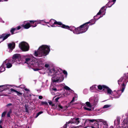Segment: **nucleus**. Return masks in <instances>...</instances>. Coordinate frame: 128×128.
<instances>
[{
	"label": "nucleus",
	"mask_w": 128,
	"mask_h": 128,
	"mask_svg": "<svg viewBox=\"0 0 128 128\" xmlns=\"http://www.w3.org/2000/svg\"><path fill=\"white\" fill-rule=\"evenodd\" d=\"M7 112L6 111H5L3 112V113L2 114V117H3L6 114Z\"/></svg>",
	"instance_id": "37"
},
{
	"label": "nucleus",
	"mask_w": 128,
	"mask_h": 128,
	"mask_svg": "<svg viewBox=\"0 0 128 128\" xmlns=\"http://www.w3.org/2000/svg\"><path fill=\"white\" fill-rule=\"evenodd\" d=\"M50 46L46 45H42L40 46L38 50V52L35 51L34 55L36 56L42 57L46 56L48 54L50 51Z\"/></svg>",
	"instance_id": "2"
},
{
	"label": "nucleus",
	"mask_w": 128,
	"mask_h": 128,
	"mask_svg": "<svg viewBox=\"0 0 128 128\" xmlns=\"http://www.w3.org/2000/svg\"><path fill=\"white\" fill-rule=\"evenodd\" d=\"M104 8V6H103L101 8L99 12L97 13L96 16L100 15L102 13L103 15L105 14L106 10Z\"/></svg>",
	"instance_id": "15"
},
{
	"label": "nucleus",
	"mask_w": 128,
	"mask_h": 128,
	"mask_svg": "<svg viewBox=\"0 0 128 128\" xmlns=\"http://www.w3.org/2000/svg\"><path fill=\"white\" fill-rule=\"evenodd\" d=\"M40 22L41 20H30V22H32L33 24H34L35 22V24H34L35 25L30 26V23L28 22H27L26 24L23 26V27L24 28L26 29L28 28L31 26L34 27L36 26L38 24L40 23Z\"/></svg>",
	"instance_id": "7"
},
{
	"label": "nucleus",
	"mask_w": 128,
	"mask_h": 128,
	"mask_svg": "<svg viewBox=\"0 0 128 128\" xmlns=\"http://www.w3.org/2000/svg\"><path fill=\"white\" fill-rule=\"evenodd\" d=\"M96 16H94V17H96Z\"/></svg>",
	"instance_id": "59"
},
{
	"label": "nucleus",
	"mask_w": 128,
	"mask_h": 128,
	"mask_svg": "<svg viewBox=\"0 0 128 128\" xmlns=\"http://www.w3.org/2000/svg\"><path fill=\"white\" fill-rule=\"evenodd\" d=\"M70 124L68 123V122H67L63 126V128H66L68 124Z\"/></svg>",
	"instance_id": "41"
},
{
	"label": "nucleus",
	"mask_w": 128,
	"mask_h": 128,
	"mask_svg": "<svg viewBox=\"0 0 128 128\" xmlns=\"http://www.w3.org/2000/svg\"><path fill=\"white\" fill-rule=\"evenodd\" d=\"M8 0H0V2L7 1Z\"/></svg>",
	"instance_id": "49"
},
{
	"label": "nucleus",
	"mask_w": 128,
	"mask_h": 128,
	"mask_svg": "<svg viewBox=\"0 0 128 128\" xmlns=\"http://www.w3.org/2000/svg\"><path fill=\"white\" fill-rule=\"evenodd\" d=\"M43 97L41 96H38V98L40 99H42Z\"/></svg>",
	"instance_id": "43"
},
{
	"label": "nucleus",
	"mask_w": 128,
	"mask_h": 128,
	"mask_svg": "<svg viewBox=\"0 0 128 128\" xmlns=\"http://www.w3.org/2000/svg\"><path fill=\"white\" fill-rule=\"evenodd\" d=\"M96 85L90 87V89L91 90H94V92H97V91L96 90Z\"/></svg>",
	"instance_id": "23"
},
{
	"label": "nucleus",
	"mask_w": 128,
	"mask_h": 128,
	"mask_svg": "<svg viewBox=\"0 0 128 128\" xmlns=\"http://www.w3.org/2000/svg\"><path fill=\"white\" fill-rule=\"evenodd\" d=\"M64 88L66 90H68L70 91V92H71L72 91V90H71L67 86H65L64 87Z\"/></svg>",
	"instance_id": "25"
},
{
	"label": "nucleus",
	"mask_w": 128,
	"mask_h": 128,
	"mask_svg": "<svg viewBox=\"0 0 128 128\" xmlns=\"http://www.w3.org/2000/svg\"><path fill=\"white\" fill-rule=\"evenodd\" d=\"M56 90H55V92L54 91V93H55V94L54 95H55L56 93Z\"/></svg>",
	"instance_id": "51"
},
{
	"label": "nucleus",
	"mask_w": 128,
	"mask_h": 128,
	"mask_svg": "<svg viewBox=\"0 0 128 128\" xmlns=\"http://www.w3.org/2000/svg\"><path fill=\"white\" fill-rule=\"evenodd\" d=\"M18 87L21 88H25V86L23 84L19 86Z\"/></svg>",
	"instance_id": "40"
},
{
	"label": "nucleus",
	"mask_w": 128,
	"mask_h": 128,
	"mask_svg": "<svg viewBox=\"0 0 128 128\" xmlns=\"http://www.w3.org/2000/svg\"><path fill=\"white\" fill-rule=\"evenodd\" d=\"M15 44L14 42H12L8 44V48L11 50H12L15 48Z\"/></svg>",
	"instance_id": "13"
},
{
	"label": "nucleus",
	"mask_w": 128,
	"mask_h": 128,
	"mask_svg": "<svg viewBox=\"0 0 128 128\" xmlns=\"http://www.w3.org/2000/svg\"><path fill=\"white\" fill-rule=\"evenodd\" d=\"M102 123L104 124H106V121H103Z\"/></svg>",
	"instance_id": "48"
},
{
	"label": "nucleus",
	"mask_w": 128,
	"mask_h": 128,
	"mask_svg": "<svg viewBox=\"0 0 128 128\" xmlns=\"http://www.w3.org/2000/svg\"><path fill=\"white\" fill-rule=\"evenodd\" d=\"M10 34H3L1 35H0V39L2 38V40H4L6 39L10 36Z\"/></svg>",
	"instance_id": "14"
},
{
	"label": "nucleus",
	"mask_w": 128,
	"mask_h": 128,
	"mask_svg": "<svg viewBox=\"0 0 128 128\" xmlns=\"http://www.w3.org/2000/svg\"><path fill=\"white\" fill-rule=\"evenodd\" d=\"M109 2L107 4V6L109 7H110L113 5L115 3L116 0H108Z\"/></svg>",
	"instance_id": "17"
},
{
	"label": "nucleus",
	"mask_w": 128,
	"mask_h": 128,
	"mask_svg": "<svg viewBox=\"0 0 128 128\" xmlns=\"http://www.w3.org/2000/svg\"><path fill=\"white\" fill-rule=\"evenodd\" d=\"M121 93V91L119 90L116 92V91H114L112 93V96H114V98H118L120 95Z\"/></svg>",
	"instance_id": "12"
},
{
	"label": "nucleus",
	"mask_w": 128,
	"mask_h": 128,
	"mask_svg": "<svg viewBox=\"0 0 128 128\" xmlns=\"http://www.w3.org/2000/svg\"><path fill=\"white\" fill-rule=\"evenodd\" d=\"M110 106L109 105H106L104 106L103 108H107L110 107Z\"/></svg>",
	"instance_id": "38"
},
{
	"label": "nucleus",
	"mask_w": 128,
	"mask_h": 128,
	"mask_svg": "<svg viewBox=\"0 0 128 128\" xmlns=\"http://www.w3.org/2000/svg\"><path fill=\"white\" fill-rule=\"evenodd\" d=\"M106 87V86L104 85H99L98 86V89L100 90H101L102 89L105 90Z\"/></svg>",
	"instance_id": "19"
},
{
	"label": "nucleus",
	"mask_w": 128,
	"mask_h": 128,
	"mask_svg": "<svg viewBox=\"0 0 128 128\" xmlns=\"http://www.w3.org/2000/svg\"><path fill=\"white\" fill-rule=\"evenodd\" d=\"M25 61L23 60L19 54H14L12 57V59H7L3 62V65H6L8 68H10L12 66V64L16 62L18 64H23L24 63L27 64L31 68L36 66V68H33L34 71L40 70L43 69L44 68V64L40 60H34V57L32 56L29 55L24 56H22Z\"/></svg>",
	"instance_id": "1"
},
{
	"label": "nucleus",
	"mask_w": 128,
	"mask_h": 128,
	"mask_svg": "<svg viewBox=\"0 0 128 128\" xmlns=\"http://www.w3.org/2000/svg\"><path fill=\"white\" fill-rule=\"evenodd\" d=\"M60 85L61 86H62V85H63V86H64V84H61V85H60Z\"/></svg>",
	"instance_id": "50"
},
{
	"label": "nucleus",
	"mask_w": 128,
	"mask_h": 128,
	"mask_svg": "<svg viewBox=\"0 0 128 128\" xmlns=\"http://www.w3.org/2000/svg\"><path fill=\"white\" fill-rule=\"evenodd\" d=\"M106 89L107 92V94H108L112 96L113 94L112 93L113 92H112L110 89L109 88L108 86H106Z\"/></svg>",
	"instance_id": "18"
},
{
	"label": "nucleus",
	"mask_w": 128,
	"mask_h": 128,
	"mask_svg": "<svg viewBox=\"0 0 128 128\" xmlns=\"http://www.w3.org/2000/svg\"><path fill=\"white\" fill-rule=\"evenodd\" d=\"M43 113V112L42 111L40 112H38L36 116V118L40 114H42Z\"/></svg>",
	"instance_id": "35"
},
{
	"label": "nucleus",
	"mask_w": 128,
	"mask_h": 128,
	"mask_svg": "<svg viewBox=\"0 0 128 128\" xmlns=\"http://www.w3.org/2000/svg\"><path fill=\"white\" fill-rule=\"evenodd\" d=\"M49 23L52 27H55V25L56 24V21L53 19H51L49 22Z\"/></svg>",
	"instance_id": "16"
},
{
	"label": "nucleus",
	"mask_w": 128,
	"mask_h": 128,
	"mask_svg": "<svg viewBox=\"0 0 128 128\" xmlns=\"http://www.w3.org/2000/svg\"><path fill=\"white\" fill-rule=\"evenodd\" d=\"M90 23V22H88L80 26V28L81 31L80 32H76V33H82L85 32L87 30L88 28V26L86 24H89Z\"/></svg>",
	"instance_id": "9"
},
{
	"label": "nucleus",
	"mask_w": 128,
	"mask_h": 128,
	"mask_svg": "<svg viewBox=\"0 0 128 128\" xmlns=\"http://www.w3.org/2000/svg\"><path fill=\"white\" fill-rule=\"evenodd\" d=\"M21 28L20 26H18L16 27V28H12L10 30V32L12 34H13L14 31L16 30H19Z\"/></svg>",
	"instance_id": "20"
},
{
	"label": "nucleus",
	"mask_w": 128,
	"mask_h": 128,
	"mask_svg": "<svg viewBox=\"0 0 128 128\" xmlns=\"http://www.w3.org/2000/svg\"><path fill=\"white\" fill-rule=\"evenodd\" d=\"M58 72L60 73V74L57 76L56 78V82H62L64 80V78L62 74H61L62 70L59 68H56V73Z\"/></svg>",
	"instance_id": "8"
},
{
	"label": "nucleus",
	"mask_w": 128,
	"mask_h": 128,
	"mask_svg": "<svg viewBox=\"0 0 128 128\" xmlns=\"http://www.w3.org/2000/svg\"><path fill=\"white\" fill-rule=\"evenodd\" d=\"M10 91H11L12 92H16V90H14L13 88L10 89Z\"/></svg>",
	"instance_id": "42"
},
{
	"label": "nucleus",
	"mask_w": 128,
	"mask_h": 128,
	"mask_svg": "<svg viewBox=\"0 0 128 128\" xmlns=\"http://www.w3.org/2000/svg\"><path fill=\"white\" fill-rule=\"evenodd\" d=\"M20 48L23 51H28L29 49V46L28 43L25 42H22L19 44Z\"/></svg>",
	"instance_id": "6"
},
{
	"label": "nucleus",
	"mask_w": 128,
	"mask_h": 128,
	"mask_svg": "<svg viewBox=\"0 0 128 128\" xmlns=\"http://www.w3.org/2000/svg\"><path fill=\"white\" fill-rule=\"evenodd\" d=\"M82 120L79 118H74L68 122V124L74 123L78 124Z\"/></svg>",
	"instance_id": "10"
},
{
	"label": "nucleus",
	"mask_w": 128,
	"mask_h": 128,
	"mask_svg": "<svg viewBox=\"0 0 128 128\" xmlns=\"http://www.w3.org/2000/svg\"><path fill=\"white\" fill-rule=\"evenodd\" d=\"M59 25L60 26L64 28H66L69 29L70 30L76 34H78L80 33H76L78 32H80L81 31L80 30V27L76 28L74 26L69 27L68 26H66L64 24H63L62 23L60 22H56V24Z\"/></svg>",
	"instance_id": "4"
},
{
	"label": "nucleus",
	"mask_w": 128,
	"mask_h": 128,
	"mask_svg": "<svg viewBox=\"0 0 128 128\" xmlns=\"http://www.w3.org/2000/svg\"><path fill=\"white\" fill-rule=\"evenodd\" d=\"M120 124V121L118 119L115 120L114 121V124L116 125H118Z\"/></svg>",
	"instance_id": "30"
},
{
	"label": "nucleus",
	"mask_w": 128,
	"mask_h": 128,
	"mask_svg": "<svg viewBox=\"0 0 128 128\" xmlns=\"http://www.w3.org/2000/svg\"><path fill=\"white\" fill-rule=\"evenodd\" d=\"M91 128H95V127L94 126H91Z\"/></svg>",
	"instance_id": "52"
},
{
	"label": "nucleus",
	"mask_w": 128,
	"mask_h": 128,
	"mask_svg": "<svg viewBox=\"0 0 128 128\" xmlns=\"http://www.w3.org/2000/svg\"><path fill=\"white\" fill-rule=\"evenodd\" d=\"M102 16H100V17H99V18H100V17H102Z\"/></svg>",
	"instance_id": "56"
},
{
	"label": "nucleus",
	"mask_w": 128,
	"mask_h": 128,
	"mask_svg": "<svg viewBox=\"0 0 128 128\" xmlns=\"http://www.w3.org/2000/svg\"><path fill=\"white\" fill-rule=\"evenodd\" d=\"M96 121V120H95V119L91 120V119H88L86 120V121H89L90 122H94V121Z\"/></svg>",
	"instance_id": "31"
},
{
	"label": "nucleus",
	"mask_w": 128,
	"mask_h": 128,
	"mask_svg": "<svg viewBox=\"0 0 128 128\" xmlns=\"http://www.w3.org/2000/svg\"><path fill=\"white\" fill-rule=\"evenodd\" d=\"M61 95H62V97H63L62 96H63V95H62V94H61Z\"/></svg>",
	"instance_id": "58"
},
{
	"label": "nucleus",
	"mask_w": 128,
	"mask_h": 128,
	"mask_svg": "<svg viewBox=\"0 0 128 128\" xmlns=\"http://www.w3.org/2000/svg\"><path fill=\"white\" fill-rule=\"evenodd\" d=\"M62 88V86L61 87V88H60V90Z\"/></svg>",
	"instance_id": "55"
},
{
	"label": "nucleus",
	"mask_w": 128,
	"mask_h": 128,
	"mask_svg": "<svg viewBox=\"0 0 128 128\" xmlns=\"http://www.w3.org/2000/svg\"><path fill=\"white\" fill-rule=\"evenodd\" d=\"M12 112L11 110H10L8 113L7 116L8 117H10V114Z\"/></svg>",
	"instance_id": "39"
},
{
	"label": "nucleus",
	"mask_w": 128,
	"mask_h": 128,
	"mask_svg": "<svg viewBox=\"0 0 128 128\" xmlns=\"http://www.w3.org/2000/svg\"><path fill=\"white\" fill-rule=\"evenodd\" d=\"M77 98L76 96H75L74 97L72 98V100L71 101L70 103V104L71 105H72V102H74L75 100H77Z\"/></svg>",
	"instance_id": "27"
},
{
	"label": "nucleus",
	"mask_w": 128,
	"mask_h": 128,
	"mask_svg": "<svg viewBox=\"0 0 128 128\" xmlns=\"http://www.w3.org/2000/svg\"><path fill=\"white\" fill-rule=\"evenodd\" d=\"M12 105V104L11 103L9 104H8L7 105V106H10Z\"/></svg>",
	"instance_id": "45"
},
{
	"label": "nucleus",
	"mask_w": 128,
	"mask_h": 128,
	"mask_svg": "<svg viewBox=\"0 0 128 128\" xmlns=\"http://www.w3.org/2000/svg\"><path fill=\"white\" fill-rule=\"evenodd\" d=\"M11 86V85L7 84L0 86V92H1L4 90L10 89V86Z\"/></svg>",
	"instance_id": "11"
},
{
	"label": "nucleus",
	"mask_w": 128,
	"mask_h": 128,
	"mask_svg": "<svg viewBox=\"0 0 128 128\" xmlns=\"http://www.w3.org/2000/svg\"><path fill=\"white\" fill-rule=\"evenodd\" d=\"M86 104L87 106L89 108H91L92 107V104H91L90 103V102H87L86 103Z\"/></svg>",
	"instance_id": "29"
},
{
	"label": "nucleus",
	"mask_w": 128,
	"mask_h": 128,
	"mask_svg": "<svg viewBox=\"0 0 128 128\" xmlns=\"http://www.w3.org/2000/svg\"><path fill=\"white\" fill-rule=\"evenodd\" d=\"M58 96V97L56 98V102H57L58 100L62 96V95L61 94H60L59 93H56V96Z\"/></svg>",
	"instance_id": "24"
},
{
	"label": "nucleus",
	"mask_w": 128,
	"mask_h": 128,
	"mask_svg": "<svg viewBox=\"0 0 128 128\" xmlns=\"http://www.w3.org/2000/svg\"><path fill=\"white\" fill-rule=\"evenodd\" d=\"M28 128H29V127H28Z\"/></svg>",
	"instance_id": "60"
},
{
	"label": "nucleus",
	"mask_w": 128,
	"mask_h": 128,
	"mask_svg": "<svg viewBox=\"0 0 128 128\" xmlns=\"http://www.w3.org/2000/svg\"><path fill=\"white\" fill-rule=\"evenodd\" d=\"M44 66L45 67L47 68L48 67L49 65L48 64H46Z\"/></svg>",
	"instance_id": "44"
},
{
	"label": "nucleus",
	"mask_w": 128,
	"mask_h": 128,
	"mask_svg": "<svg viewBox=\"0 0 128 128\" xmlns=\"http://www.w3.org/2000/svg\"><path fill=\"white\" fill-rule=\"evenodd\" d=\"M57 107V109H58V110H60L62 109H64V107L58 104V106L56 105V108Z\"/></svg>",
	"instance_id": "22"
},
{
	"label": "nucleus",
	"mask_w": 128,
	"mask_h": 128,
	"mask_svg": "<svg viewBox=\"0 0 128 128\" xmlns=\"http://www.w3.org/2000/svg\"><path fill=\"white\" fill-rule=\"evenodd\" d=\"M94 124H97L96 123H94Z\"/></svg>",
	"instance_id": "57"
},
{
	"label": "nucleus",
	"mask_w": 128,
	"mask_h": 128,
	"mask_svg": "<svg viewBox=\"0 0 128 128\" xmlns=\"http://www.w3.org/2000/svg\"><path fill=\"white\" fill-rule=\"evenodd\" d=\"M24 90L26 91H29V90L28 89H27V88H25Z\"/></svg>",
	"instance_id": "47"
},
{
	"label": "nucleus",
	"mask_w": 128,
	"mask_h": 128,
	"mask_svg": "<svg viewBox=\"0 0 128 128\" xmlns=\"http://www.w3.org/2000/svg\"><path fill=\"white\" fill-rule=\"evenodd\" d=\"M84 108L86 110H88V111H90L91 110V109L90 108H87L85 106H84Z\"/></svg>",
	"instance_id": "36"
},
{
	"label": "nucleus",
	"mask_w": 128,
	"mask_h": 128,
	"mask_svg": "<svg viewBox=\"0 0 128 128\" xmlns=\"http://www.w3.org/2000/svg\"><path fill=\"white\" fill-rule=\"evenodd\" d=\"M49 104L52 106V108H55V104H54L51 101H50L48 102Z\"/></svg>",
	"instance_id": "28"
},
{
	"label": "nucleus",
	"mask_w": 128,
	"mask_h": 128,
	"mask_svg": "<svg viewBox=\"0 0 128 128\" xmlns=\"http://www.w3.org/2000/svg\"><path fill=\"white\" fill-rule=\"evenodd\" d=\"M128 81V79H127L126 76H124V78H121L118 81V83L119 84H121L123 86L121 91L122 92H123L125 88V84Z\"/></svg>",
	"instance_id": "5"
},
{
	"label": "nucleus",
	"mask_w": 128,
	"mask_h": 128,
	"mask_svg": "<svg viewBox=\"0 0 128 128\" xmlns=\"http://www.w3.org/2000/svg\"><path fill=\"white\" fill-rule=\"evenodd\" d=\"M0 128H2V126H1V125H0Z\"/></svg>",
	"instance_id": "53"
},
{
	"label": "nucleus",
	"mask_w": 128,
	"mask_h": 128,
	"mask_svg": "<svg viewBox=\"0 0 128 128\" xmlns=\"http://www.w3.org/2000/svg\"><path fill=\"white\" fill-rule=\"evenodd\" d=\"M56 96H55L53 98V100H54V101H56V98H55Z\"/></svg>",
	"instance_id": "46"
},
{
	"label": "nucleus",
	"mask_w": 128,
	"mask_h": 128,
	"mask_svg": "<svg viewBox=\"0 0 128 128\" xmlns=\"http://www.w3.org/2000/svg\"><path fill=\"white\" fill-rule=\"evenodd\" d=\"M91 98H90V99H89V100L90 102L91 101Z\"/></svg>",
	"instance_id": "54"
},
{
	"label": "nucleus",
	"mask_w": 128,
	"mask_h": 128,
	"mask_svg": "<svg viewBox=\"0 0 128 128\" xmlns=\"http://www.w3.org/2000/svg\"><path fill=\"white\" fill-rule=\"evenodd\" d=\"M16 93L17 95L18 96H21L22 94V93L18 92L17 90L16 91Z\"/></svg>",
	"instance_id": "34"
},
{
	"label": "nucleus",
	"mask_w": 128,
	"mask_h": 128,
	"mask_svg": "<svg viewBox=\"0 0 128 128\" xmlns=\"http://www.w3.org/2000/svg\"><path fill=\"white\" fill-rule=\"evenodd\" d=\"M98 102V100L97 99H95L94 101V102L93 104H92V105H94L96 104Z\"/></svg>",
	"instance_id": "32"
},
{
	"label": "nucleus",
	"mask_w": 128,
	"mask_h": 128,
	"mask_svg": "<svg viewBox=\"0 0 128 128\" xmlns=\"http://www.w3.org/2000/svg\"><path fill=\"white\" fill-rule=\"evenodd\" d=\"M48 105V103L46 102L42 101L40 103V105Z\"/></svg>",
	"instance_id": "26"
},
{
	"label": "nucleus",
	"mask_w": 128,
	"mask_h": 128,
	"mask_svg": "<svg viewBox=\"0 0 128 128\" xmlns=\"http://www.w3.org/2000/svg\"><path fill=\"white\" fill-rule=\"evenodd\" d=\"M2 96V95H0V96Z\"/></svg>",
	"instance_id": "61"
},
{
	"label": "nucleus",
	"mask_w": 128,
	"mask_h": 128,
	"mask_svg": "<svg viewBox=\"0 0 128 128\" xmlns=\"http://www.w3.org/2000/svg\"><path fill=\"white\" fill-rule=\"evenodd\" d=\"M4 65L3 64L0 67V73L4 72L5 70V68L4 67Z\"/></svg>",
	"instance_id": "21"
},
{
	"label": "nucleus",
	"mask_w": 128,
	"mask_h": 128,
	"mask_svg": "<svg viewBox=\"0 0 128 128\" xmlns=\"http://www.w3.org/2000/svg\"><path fill=\"white\" fill-rule=\"evenodd\" d=\"M62 72L63 73L66 75V77L67 76V72L65 71V70H64L63 71H62V72H61V74H62Z\"/></svg>",
	"instance_id": "33"
},
{
	"label": "nucleus",
	"mask_w": 128,
	"mask_h": 128,
	"mask_svg": "<svg viewBox=\"0 0 128 128\" xmlns=\"http://www.w3.org/2000/svg\"><path fill=\"white\" fill-rule=\"evenodd\" d=\"M56 72L54 69L52 68V69L50 70L49 72V74L52 76L53 75L54 76L52 78V82L50 86V90H51V93L52 95H54L55 93H54V92L56 90Z\"/></svg>",
	"instance_id": "3"
}]
</instances>
